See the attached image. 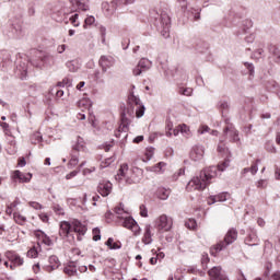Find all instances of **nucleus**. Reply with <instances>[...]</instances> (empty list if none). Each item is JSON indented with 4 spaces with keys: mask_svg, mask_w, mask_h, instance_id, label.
Masks as SVG:
<instances>
[{
    "mask_svg": "<svg viewBox=\"0 0 280 280\" xmlns=\"http://www.w3.org/2000/svg\"><path fill=\"white\" fill-rule=\"evenodd\" d=\"M229 165H231V160L225 159L222 163L218 164V166L205 168L198 176L192 177L188 182L186 186L187 191H203V189H207V187L211 185V180L217 178L218 172H224Z\"/></svg>",
    "mask_w": 280,
    "mask_h": 280,
    "instance_id": "obj_1",
    "label": "nucleus"
},
{
    "mask_svg": "<svg viewBox=\"0 0 280 280\" xmlns=\"http://www.w3.org/2000/svg\"><path fill=\"white\" fill-rule=\"evenodd\" d=\"M126 113L129 117H136L141 119L143 115H145V106L141 104V100L135 94L129 95L128 97V107L124 112L122 122L118 127V130L115 132V137L117 139H121V133L124 132V137H128L126 132H128V117H126Z\"/></svg>",
    "mask_w": 280,
    "mask_h": 280,
    "instance_id": "obj_2",
    "label": "nucleus"
},
{
    "mask_svg": "<svg viewBox=\"0 0 280 280\" xmlns=\"http://www.w3.org/2000/svg\"><path fill=\"white\" fill-rule=\"evenodd\" d=\"M115 178L120 185H137V183H141V179L143 178V170L137 166H133L132 170H130L128 164H122Z\"/></svg>",
    "mask_w": 280,
    "mask_h": 280,
    "instance_id": "obj_3",
    "label": "nucleus"
},
{
    "mask_svg": "<svg viewBox=\"0 0 280 280\" xmlns=\"http://www.w3.org/2000/svg\"><path fill=\"white\" fill-rule=\"evenodd\" d=\"M150 19L154 21L155 26L164 38H170L171 20L170 15L162 10L152 9L150 11Z\"/></svg>",
    "mask_w": 280,
    "mask_h": 280,
    "instance_id": "obj_4",
    "label": "nucleus"
},
{
    "mask_svg": "<svg viewBox=\"0 0 280 280\" xmlns=\"http://www.w3.org/2000/svg\"><path fill=\"white\" fill-rule=\"evenodd\" d=\"M237 240V230L231 229L226 232L224 240L219 242L215 246L214 249L217 253H220L226 248V246H231L235 241Z\"/></svg>",
    "mask_w": 280,
    "mask_h": 280,
    "instance_id": "obj_5",
    "label": "nucleus"
},
{
    "mask_svg": "<svg viewBox=\"0 0 280 280\" xmlns=\"http://www.w3.org/2000/svg\"><path fill=\"white\" fill-rule=\"evenodd\" d=\"M156 226L159 231L167 232L172 231V226H174V219L166 214H162L156 220Z\"/></svg>",
    "mask_w": 280,
    "mask_h": 280,
    "instance_id": "obj_6",
    "label": "nucleus"
},
{
    "mask_svg": "<svg viewBox=\"0 0 280 280\" xmlns=\"http://www.w3.org/2000/svg\"><path fill=\"white\" fill-rule=\"evenodd\" d=\"M121 220H122L121 226L133 232V235H141V228L139 226L137 221H135V219H132V217L127 215Z\"/></svg>",
    "mask_w": 280,
    "mask_h": 280,
    "instance_id": "obj_7",
    "label": "nucleus"
},
{
    "mask_svg": "<svg viewBox=\"0 0 280 280\" xmlns=\"http://www.w3.org/2000/svg\"><path fill=\"white\" fill-rule=\"evenodd\" d=\"M152 69V61L148 58H142L139 60L138 65L133 68V75H141V73H145V71H150Z\"/></svg>",
    "mask_w": 280,
    "mask_h": 280,
    "instance_id": "obj_8",
    "label": "nucleus"
},
{
    "mask_svg": "<svg viewBox=\"0 0 280 280\" xmlns=\"http://www.w3.org/2000/svg\"><path fill=\"white\" fill-rule=\"evenodd\" d=\"M115 57L110 55H103L101 56L98 60V65L102 68L103 73H106L108 69H112V67H115Z\"/></svg>",
    "mask_w": 280,
    "mask_h": 280,
    "instance_id": "obj_9",
    "label": "nucleus"
},
{
    "mask_svg": "<svg viewBox=\"0 0 280 280\" xmlns=\"http://www.w3.org/2000/svg\"><path fill=\"white\" fill-rule=\"evenodd\" d=\"M5 257L10 261V269L11 270H14V268H16L19 266H23V264H24L23 258L19 254H16L15 252H10V250L7 252Z\"/></svg>",
    "mask_w": 280,
    "mask_h": 280,
    "instance_id": "obj_10",
    "label": "nucleus"
},
{
    "mask_svg": "<svg viewBox=\"0 0 280 280\" xmlns=\"http://www.w3.org/2000/svg\"><path fill=\"white\" fill-rule=\"evenodd\" d=\"M72 233H77V240L82 242V236L86 234V225L82 224L79 220L71 222Z\"/></svg>",
    "mask_w": 280,
    "mask_h": 280,
    "instance_id": "obj_11",
    "label": "nucleus"
},
{
    "mask_svg": "<svg viewBox=\"0 0 280 280\" xmlns=\"http://www.w3.org/2000/svg\"><path fill=\"white\" fill-rule=\"evenodd\" d=\"M208 275L210 277V280H229V276L222 270V267L217 266L212 267Z\"/></svg>",
    "mask_w": 280,
    "mask_h": 280,
    "instance_id": "obj_12",
    "label": "nucleus"
},
{
    "mask_svg": "<svg viewBox=\"0 0 280 280\" xmlns=\"http://www.w3.org/2000/svg\"><path fill=\"white\" fill-rule=\"evenodd\" d=\"M59 235L63 240L67 237H71V240H73V229L71 223H69L68 221H61L59 228Z\"/></svg>",
    "mask_w": 280,
    "mask_h": 280,
    "instance_id": "obj_13",
    "label": "nucleus"
},
{
    "mask_svg": "<svg viewBox=\"0 0 280 280\" xmlns=\"http://www.w3.org/2000/svg\"><path fill=\"white\" fill-rule=\"evenodd\" d=\"M97 191L103 196V198L110 196V192L113 191V183L106 179L101 180L98 183Z\"/></svg>",
    "mask_w": 280,
    "mask_h": 280,
    "instance_id": "obj_14",
    "label": "nucleus"
},
{
    "mask_svg": "<svg viewBox=\"0 0 280 280\" xmlns=\"http://www.w3.org/2000/svg\"><path fill=\"white\" fill-rule=\"evenodd\" d=\"M226 200H231V194L229 192H220L219 195H212L208 197V205H215V202H226Z\"/></svg>",
    "mask_w": 280,
    "mask_h": 280,
    "instance_id": "obj_15",
    "label": "nucleus"
},
{
    "mask_svg": "<svg viewBox=\"0 0 280 280\" xmlns=\"http://www.w3.org/2000/svg\"><path fill=\"white\" fill-rule=\"evenodd\" d=\"M191 161H202L205 159V147L195 145L190 151Z\"/></svg>",
    "mask_w": 280,
    "mask_h": 280,
    "instance_id": "obj_16",
    "label": "nucleus"
},
{
    "mask_svg": "<svg viewBox=\"0 0 280 280\" xmlns=\"http://www.w3.org/2000/svg\"><path fill=\"white\" fill-rule=\"evenodd\" d=\"M63 272L68 277H77L78 276V265L74 261H69L63 265Z\"/></svg>",
    "mask_w": 280,
    "mask_h": 280,
    "instance_id": "obj_17",
    "label": "nucleus"
},
{
    "mask_svg": "<svg viewBox=\"0 0 280 280\" xmlns=\"http://www.w3.org/2000/svg\"><path fill=\"white\" fill-rule=\"evenodd\" d=\"M49 266L45 267L46 272H54V270H58L60 268V259H58V256H50L48 258Z\"/></svg>",
    "mask_w": 280,
    "mask_h": 280,
    "instance_id": "obj_18",
    "label": "nucleus"
},
{
    "mask_svg": "<svg viewBox=\"0 0 280 280\" xmlns=\"http://www.w3.org/2000/svg\"><path fill=\"white\" fill-rule=\"evenodd\" d=\"M32 173H23L21 171H14L13 172V176L12 178H14V180H19V183H30V180H32Z\"/></svg>",
    "mask_w": 280,
    "mask_h": 280,
    "instance_id": "obj_19",
    "label": "nucleus"
},
{
    "mask_svg": "<svg viewBox=\"0 0 280 280\" xmlns=\"http://www.w3.org/2000/svg\"><path fill=\"white\" fill-rule=\"evenodd\" d=\"M15 73L20 80H25V78H27V63L25 61H21L16 66Z\"/></svg>",
    "mask_w": 280,
    "mask_h": 280,
    "instance_id": "obj_20",
    "label": "nucleus"
},
{
    "mask_svg": "<svg viewBox=\"0 0 280 280\" xmlns=\"http://www.w3.org/2000/svg\"><path fill=\"white\" fill-rule=\"evenodd\" d=\"M245 244L247 246H259V237L255 230H252V232L245 237Z\"/></svg>",
    "mask_w": 280,
    "mask_h": 280,
    "instance_id": "obj_21",
    "label": "nucleus"
},
{
    "mask_svg": "<svg viewBox=\"0 0 280 280\" xmlns=\"http://www.w3.org/2000/svg\"><path fill=\"white\" fill-rule=\"evenodd\" d=\"M224 135L225 137H228V139H230V141H234L235 143L240 141V133L233 127H226L224 130Z\"/></svg>",
    "mask_w": 280,
    "mask_h": 280,
    "instance_id": "obj_22",
    "label": "nucleus"
},
{
    "mask_svg": "<svg viewBox=\"0 0 280 280\" xmlns=\"http://www.w3.org/2000/svg\"><path fill=\"white\" fill-rule=\"evenodd\" d=\"M72 150L75 152H84L86 150V142L84 141V138L82 137H77V140L72 144Z\"/></svg>",
    "mask_w": 280,
    "mask_h": 280,
    "instance_id": "obj_23",
    "label": "nucleus"
},
{
    "mask_svg": "<svg viewBox=\"0 0 280 280\" xmlns=\"http://www.w3.org/2000/svg\"><path fill=\"white\" fill-rule=\"evenodd\" d=\"M44 65H46V67H51V65H54V56L46 55L42 58L40 62L33 61V66L39 69L40 67H44Z\"/></svg>",
    "mask_w": 280,
    "mask_h": 280,
    "instance_id": "obj_24",
    "label": "nucleus"
},
{
    "mask_svg": "<svg viewBox=\"0 0 280 280\" xmlns=\"http://www.w3.org/2000/svg\"><path fill=\"white\" fill-rule=\"evenodd\" d=\"M70 2L81 12H86L89 10V0H70Z\"/></svg>",
    "mask_w": 280,
    "mask_h": 280,
    "instance_id": "obj_25",
    "label": "nucleus"
},
{
    "mask_svg": "<svg viewBox=\"0 0 280 280\" xmlns=\"http://www.w3.org/2000/svg\"><path fill=\"white\" fill-rule=\"evenodd\" d=\"M38 242H42V244H45L46 246H51L52 242L51 238H49V236H47V234H45V232L43 231H37L35 233Z\"/></svg>",
    "mask_w": 280,
    "mask_h": 280,
    "instance_id": "obj_26",
    "label": "nucleus"
},
{
    "mask_svg": "<svg viewBox=\"0 0 280 280\" xmlns=\"http://www.w3.org/2000/svg\"><path fill=\"white\" fill-rule=\"evenodd\" d=\"M67 69L71 72V73H78V71H80V67H82V65L80 63V61L78 60H70L66 63Z\"/></svg>",
    "mask_w": 280,
    "mask_h": 280,
    "instance_id": "obj_27",
    "label": "nucleus"
},
{
    "mask_svg": "<svg viewBox=\"0 0 280 280\" xmlns=\"http://www.w3.org/2000/svg\"><path fill=\"white\" fill-rule=\"evenodd\" d=\"M142 242L143 244H150L152 242V225H145Z\"/></svg>",
    "mask_w": 280,
    "mask_h": 280,
    "instance_id": "obj_28",
    "label": "nucleus"
},
{
    "mask_svg": "<svg viewBox=\"0 0 280 280\" xmlns=\"http://www.w3.org/2000/svg\"><path fill=\"white\" fill-rule=\"evenodd\" d=\"M78 106L81 110H91V106H93V102L90 98L83 97L78 102Z\"/></svg>",
    "mask_w": 280,
    "mask_h": 280,
    "instance_id": "obj_29",
    "label": "nucleus"
},
{
    "mask_svg": "<svg viewBox=\"0 0 280 280\" xmlns=\"http://www.w3.org/2000/svg\"><path fill=\"white\" fill-rule=\"evenodd\" d=\"M165 167H167V163L159 162L154 166L148 168L149 172H154L155 174H163L165 172Z\"/></svg>",
    "mask_w": 280,
    "mask_h": 280,
    "instance_id": "obj_30",
    "label": "nucleus"
},
{
    "mask_svg": "<svg viewBox=\"0 0 280 280\" xmlns=\"http://www.w3.org/2000/svg\"><path fill=\"white\" fill-rule=\"evenodd\" d=\"M170 189L160 187L156 191V196L158 198H160V200H167V198H170Z\"/></svg>",
    "mask_w": 280,
    "mask_h": 280,
    "instance_id": "obj_31",
    "label": "nucleus"
},
{
    "mask_svg": "<svg viewBox=\"0 0 280 280\" xmlns=\"http://www.w3.org/2000/svg\"><path fill=\"white\" fill-rule=\"evenodd\" d=\"M102 10L106 16H113V14H115V9H113V5L108 2L102 3Z\"/></svg>",
    "mask_w": 280,
    "mask_h": 280,
    "instance_id": "obj_32",
    "label": "nucleus"
},
{
    "mask_svg": "<svg viewBox=\"0 0 280 280\" xmlns=\"http://www.w3.org/2000/svg\"><path fill=\"white\" fill-rule=\"evenodd\" d=\"M115 213L119 220L128 217V213L126 212V210H124V205L121 203L115 208Z\"/></svg>",
    "mask_w": 280,
    "mask_h": 280,
    "instance_id": "obj_33",
    "label": "nucleus"
},
{
    "mask_svg": "<svg viewBox=\"0 0 280 280\" xmlns=\"http://www.w3.org/2000/svg\"><path fill=\"white\" fill-rule=\"evenodd\" d=\"M38 250H40V243H37V246H33L27 252V257H30L31 259H36V257H38Z\"/></svg>",
    "mask_w": 280,
    "mask_h": 280,
    "instance_id": "obj_34",
    "label": "nucleus"
},
{
    "mask_svg": "<svg viewBox=\"0 0 280 280\" xmlns=\"http://www.w3.org/2000/svg\"><path fill=\"white\" fill-rule=\"evenodd\" d=\"M106 246H108V248H110V250H119V248H121V244L115 242V240L113 237H109L107 240Z\"/></svg>",
    "mask_w": 280,
    "mask_h": 280,
    "instance_id": "obj_35",
    "label": "nucleus"
},
{
    "mask_svg": "<svg viewBox=\"0 0 280 280\" xmlns=\"http://www.w3.org/2000/svg\"><path fill=\"white\" fill-rule=\"evenodd\" d=\"M13 218H14V221L16 222V224H20L21 226H23V224H25V222H27V218H25L20 212H14Z\"/></svg>",
    "mask_w": 280,
    "mask_h": 280,
    "instance_id": "obj_36",
    "label": "nucleus"
},
{
    "mask_svg": "<svg viewBox=\"0 0 280 280\" xmlns=\"http://www.w3.org/2000/svg\"><path fill=\"white\" fill-rule=\"evenodd\" d=\"M43 141V135L40 132L36 131L35 133L32 135L31 137V143H40Z\"/></svg>",
    "mask_w": 280,
    "mask_h": 280,
    "instance_id": "obj_37",
    "label": "nucleus"
},
{
    "mask_svg": "<svg viewBox=\"0 0 280 280\" xmlns=\"http://www.w3.org/2000/svg\"><path fill=\"white\" fill-rule=\"evenodd\" d=\"M185 226L190 231H196V226H198V223L195 219H188L185 223Z\"/></svg>",
    "mask_w": 280,
    "mask_h": 280,
    "instance_id": "obj_38",
    "label": "nucleus"
},
{
    "mask_svg": "<svg viewBox=\"0 0 280 280\" xmlns=\"http://www.w3.org/2000/svg\"><path fill=\"white\" fill-rule=\"evenodd\" d=\"M179 130H180V133L184 135V137H190L191 136V130H189V127L185 124L179 125Z\"/></svg>",
    "mask_w": 280,
    "mask_h": 280,
    "instance_id": "obj_39",
    "label": "nucleus"
},
{
    "mask_svg": "<svg viewBox=\"0 0 280 280\" xmlns=\"http://www.w3.org/2000/svg\"><path fill=\"white\" fill-rule=\"evenodd\" d=\"M144 156H145V160H143V161L152 160V156H154V148H152V147L147 148L145 152H144Z\"/></svg>",
    "mask_w": 280,
    "mask_h": 280,
    "instance_id": "obj_40",
    "label": "nucleus"
},
{
    "mask_svg": "<svg viewBox=\"0 0 280 280\" xmlns=\"http://www.w3.org/2000/svg\"><path fill=\"white\" fill-rule=\"evenodd\" d=\"M267 89H268L269 91L277 92V91H279V83H277V81H269V82L267 83Z\"/></svg>",
    "mask_w": 280,
    "mask_h": 280,
    "instance_id": "obj_41",
    "label": "nucleus"
},
{
    "mask_svg": "<svg viewBox=\"0 0 280 280\" xmlns=\"http://www.w3.org/2000/svg\"><path fill=\"white\" fill-rule=\"evenodd\" d=\"M80 163V160L78 159V155H72V158L69 161L68 167L73 168L75 165Z\"/></svg>",
    "mask_w": 280,
    "mask_h": 280,
    "instance_id": "obj_42",
    "label": "nucleus"
},
{
    "mask_svg": "<svg viewBox=\"0 0 280 280\" xmlns=\"http://www.w3.org/2000/svg\"><path fill=\"white\" fill-rule=\"evenodd\" d=\"M79 18L80 15L78 13L70 18V23L73 25V27H80V22H78Z\"/></svg>",
    "mask_w": 280,
    "mask_h": 280,
    "instance_id": "obj_43",
    "label": "nucleus"
},
{
    "mask_svg": "<svg viewBox=\"0 0 280 280\" xmlns=\"http://www.w3.org/2000/svg\"><path fill=\"white\" fill-rule=\"evenodd\" d=\"M109 3L112 5V9L114 10V12L117 11V8H121V5H124L121 0H112Z\"/></svg>",
    "mask_w": 280,
    "mask_h": 280,
    "instance_id": "obj_44",
    "label": "nucleus"
},
{
    "mask_svg": "<svg viewBox=\"0 0 280 280\" xmlns=\"http://www.w3.org/2000/svg\"><path fill=\"white\" fill-rule=\"evenodd\" d=\"M112 163H115V158H107L105 159V161L101 163V167L102 168L108 167V165H110Z\"/></svg>",
    "mask_w": 280,
    "mask_h": 280,
    "instance_id": "obj_45",
    "label": "nucleus"
},
{
    "mask_svg": "<svg viewBox=\"0 0 280 280\" xmlns=\"http://www.w3.org/2000/svg\"><path fill=\"white\" fill-rule=\"evenodd\" d=\"M262 56H264V48H258L253 54V58H255L256 60H259V58H261Z\"/></svg>",
    "mask_w": 280,
    "mask_h": 280,
    "instance_id": "obj_46",
    "label": "nucleus"
},
{
    "mask_svg": "<svg viewBox=\"0 0 280 280\" xmlns=\"http://www.w3.org/2000/svg\"><path fill=\"white\" fill-rule=\"evenodd\" d=\"M256 187L260 189H266L268 187V180L266 179H260L256 183Z\"/></svg>",
    "mask_w": 280,
    "mask_h": 280,
    "instance_id": "obj_47",
    "label": "nucleus"
},
{
    "mask_svg": "<svg viewBox=\"0 0 280 280\" xmlns=\"http://www.w3.org/2000/svg\"><path fill=\"white\" fill-rule=\"evenodd\" d=\"M95 23V16L90 15L85 19L83 27L86 28V25H93Z\"/></svg>",
    "mask_w": 280,
    "mask_h": 280,
    "instance_id": "obj_48",
    "label": "nucleus"
},
{
    "mask_svg": "<svg viewBox=\"0 0 280 280\" xmlns=\"http://www.w3.org/2000/svg\"><path fill=\"white\" fill-rule=\"evenodd\" d=\"M220 110H229V103L226 101H220L218 104Z\"/></svg>",
    "mask_w": 280,
    "mask_h": 280,
    "instance_id": "obj_49",
    "label": "nucleus"
},
{
    "mask_svg": "<svg viewBox=\"0 0 280 280\" xmlns=\"http://www.w3.org/2000/svg\"><path fill=\"white\" fill-rule=\"evenodd\" d=\"M218 152H220V154H229V149H226L224 147V144L222 142H220V144L218 145Z\"/></svg>",
    "mask_w": 280,
    "mask_h": 280,
    "instance_id": "obj_50",
    "label": "nucleus"
},
{
    "mask_svg": "<svg viewBox=\"0 0 280 280\" xmlns=\"http://www.w3.org/2000/svg\"><path fill=\"white\" fill-rule=\"evenodd\" d=\"M245 67L249 72V75H255V66L250 62H245Z\"/></svg>",
    "mask_w": 280,
    "mask_h": 280,
    "instance_id": "obj_51",
    "label": "nucleus"
},
{
    "mask_svg": "<svg viewBox=\"0 0 280 280\" xmlns=\"http://www.w3.org/2000/svg\"><path fill=\"white\" fill-rule=\"evenodd\" d=\"M210 128L207 125H201L198 129V135H205L206 132H209Z\"/></svg>",
    "mask_w": 280,
    "mask_h": 280,
    "instance_id": "obj_52",
    "label": "nucleus"
},
{
    "mask_svg": "<svg viewBox=\"0 0 280 280\" xmlns=\"http://www.w3.org/2000/svg\"><path fill=\"white\" fill-rule=\"evenodd\" d=\"M273 60H275V62L280 65V50L277 48H275V50H273Z\"/></svg>",
    "mask_w": 280,
    "mask_h": 280,
    "instance_id": "obj_53",
    "label": "nucleus"
},
{
    "mask_svg": "<svg viewBox=\"0 0 280 280\" xmlns=\"http://www.w3.org/2000/svg\"><path fill=\"white\" fill-rule=\"evenodd\" d=\"M93 240H94V242H98V240H102V235H100V229H94L93 230Z\"/></svg>",
    "mask_w": 280,
    "mask_h": 280,
    "instance_id": "obj_54",
    "label": "nucleus"
},
{
    "mask_svg": "<svg viewBox=\"0 0 280 280\" xmlns=\"http://www.w3.org/2000/svg\"><path fill=\"white\" fill-rule=\"evenodd\" d=\"M0 126L4 131V135H10V125L8 122H0Z\"/></svg>",
    "mask_w": 280,
    "mask_h": 280,
    "instance_id": "obj_55",
    "label": "nucleus"
},
{
    "mask_svg": "<svg viewBox=\"0 0 280 280\" xmlns=\"http://www.w3.org/2000/svg\"><path fill=\"white\" fill-rule=\"evenodd\" d=\"M28 205H30V207H32V209H36V210L43 209V205H40L36 201H30Z\"/></svg>",
    "mask_w": 280,
    "mask_h": 280,
    "instance_id": "obj_56",
    "label": "nucleus"
},
{
    "mask_svg": "<svg viewBox=\"0 0 280 280\" xmlns=\"http://www.w3.org/2000/svg\"><path fill=\"white\" fill-rule=\"evenodd\" d=\"M249 172L253 176H255V174L259 172V166H257V163L252 164V166L249 167Z\"/></svg>",
    "mask_w": 280,
    "mask_h": 280,
    "instance_id": "obj_57",
    "label": "nucleus"
},
{
    "mask_svg": "<svg viewBox=\"0 0 280 280\" xmlns=\"http://www.w3.org/2000/svg\"><path fill=\"white\" fill-rule=\"evenodd\" d=\"M92 75L95 82H100V80H102V73L100 72V70H95Z\"/></svg>",
    "mask_w": 280,
    "mask_h": 280,
    "instance_id": "obj_58",
    "label": "nucleus"
},
{
    "mask_svg": "<svg viewBox=\"0 0 280 280\" xmlns=\"http://www.w3.org/2000/svg\"><path fill=\"white\" fill-rule=\"evenodd\" d=\"M140 215L142 218H148V209H145V206H140Z\"/></svg>",
    "mask_w": 280,
    "mask_h": 280,
    "instance_id": "obj_59",
    "label": "nucleus"
},
{
    "mask_svg": "<svg viewBox=\"0 0 280 280\" xmlns=\"http://www.w3.org/2000/svg\"><path fill=\"white\" fill-rule=\"evenodd\" d=\"M172 128H174V125H172V122H168L166 125V137H172Z\"/></svg>",
    "mask_w": 280,
    "mask_h": 280,
    "instance_id": "obj_60",
    "label": "nucleus"
},
{
    "mask_svg": "<svg viewBox=\"0 0 280 280\" xmlns=\"http://www.w3.org/2000/svg\"><path fill=\"white\" fill-rule=\"evenodd\" d=\"M65 51H67V45L61 44L57 47V52L65 54Z\"/></svg>",
    "mask_w": 280,
    "mask_h": 280,
    "instance_id": "obj_61",
    "label": "nucleus"
},
{
    "mask_svg": "<svg viewBox=\"0 0 280 280\" xmlns=\"http://www.w3.org/2000/svg\"><path fill=\"white\" fill-rule=\"evenodd\" d=\"M105 219H106V222H113V212H110V210H108L106 213H105Z\"/></svg>",
    "mask_w": 280,
    "mask_h": 280,
    "instance_id": "obj_62",
    "label": "nucleus"
},
{
    "mask_svg": "<svg viewBox=\"0 0 280 280\" xmlns=\"http://www.w3.org/2000/svg\"><path fill=\"white\" fill-rule=\"evenodd\" d=\"M39 219L42 220V222H49V215H47V213L45 212L39 214Z\"/></svg>",
    "mask_w": 280,
    "mask_h": 280,
    "instance_id": "obj_63",
    "label": "nucleus"
},
{
    "mask_svg": "<svg viewBox=\"0 0 280 280\" xmlns=\"http://www.w3.org/2000/svg\"><path fill=\"white\" fill-rule=\"evenodd\" d=\"M270 280H280V273L279 272L273 273Z\"/></svg>",
    "mask_w": 280,
    "mask_h": 280,
    "instance_id": "obj_64",
    "label": "nucleus"
}]
</instances>
